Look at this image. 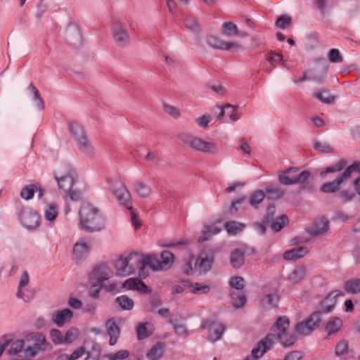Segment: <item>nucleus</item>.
Returning a JSON list of instances; mask_svg holds the SVG:
<instances>
[{
    "instance_id": "nucleus-1",
    "label": "nucleus",
    "mask_w": 360,
    "mask_h": 360,
    "mask_svg": "<svg viewBox=\"0 0 360 360\" xmlns=\"http://www.w3.org/2000/svg\"><path fill=\"white\" fill-rule=\"evenodd\" d=\"M107 183L110 191L119 203L130 210L131 224L135 229H139L141 224L137 214L133 210L131 194L124 184L118 178L108 179Z\"/></svg>"
},
{
    "instance_id": "nucleus-2",
    "label": "nucleus",
    "mask_w": 360,
    "mask_h": 360,
    "mask_svg": "<svg viewBox=\"0 0 360 360\" xmlns=\"http://www.w3.org/2000/svg\"><path fill=\"white\" fill-rule=\"evenodd\" d=\"M299 170V167H292L280 172L278 176V182L283 186L302 184L301 190H311L312 184L308 182L311 178V173L308 171H302L296 174Z\"/></svg>"
},
{
    "instance_id": "nucleus-3",
    "label": "nucleus",
    "mask_w": 360,
    "mask_h": 360,
    "mask_svg": "<svg viewBox=\"0 0 360 360\" xmlns=\"http://www.w3.org/2000/svg\"><path fill=\"white\" fill-rule=\"evenodd\" d=\"M112 271L105 264L96 266L91 272V280L94 278L98 281L97 284L91 283V297H98L101 288H103L108 292L115 290V283H103L112 276Z\"/></svg>"
},
{
    "instance_id": "nucleus-4",
    "label": "nucleus",
    "mask_w": 360,
    "mask_h": 360,
    "mask_svg": "<svg viewBox=\"0 0 360 360\" xmlns=\"http://www.w3.org/2000/svg\"><path fill=\"white\" fill-rule=\"evenodd\" d=\"M179 138L184 145L194 150L211 154H216L219 151L217 143L214 142L207 141L201 138L187 134H181L179 135Z\"/></svg>"
},
{
    "instance_id": "nucleus-5",
    "label": "nucleus",
    "mask_w": 360,
    "mask_h": 360,
    "mask_svg": "<svg viewBox=\"0 0 360 360\" xmlns=\"http://www.w3.org/2000/svg\"><path fill=\"white\" fill-rule=\"evenodd\" d=\"M360 174V162H354L347 167L345 171L333 181L327 182L320 187V191L324 193H335L340 188V185L350 178L352 173Z\"/></svg>"
},
{
    "instance_id": "nucleus-6",
    "label": "nucleus",
    "mask_w": 360,
    "mask_h": 360,
    "mask_svg": "<svg viewBox=\"0 0 360 360\" xmlns=\"http://www.w3.org/2000/svg\"><path fill=\"white\" fill-rule=\"evenodd\" d=\"M321 321L320 312L315 311L305 320L296 324L295 332L300 335H308L319 327Z\"/></svg>"
},
{
    "instance_id": "nucleus-7",
    "label": "nucleus",
    "mask_w": 360,
    "mask_h": 360,
    "mask_svg": "<svg viewBox=\"0 0 360 360\" xmlns=\"http://www.w3.org/2000/svg\"><path fill=\"white\" fill-rule=\"evenodd\" d=\"M201 328L207 330L208 340L214 342L221 339L222 335L226 330V326L222 323L206 319L202 321Z\"/></svg>"
},
{
    "instance_id": "nucleus-8",
    "label": "nucleus",
    "mask_w": 360,
    "mask_h": 360,
    "mask_svg": "<svg viewBox=\"0 0 360 360\" xmlns=\"http://www.w3.org/2000/svg\"><path fill=\"white\" fill-rule=\"evenodd\" d=\"M274 343V335L269 333L262 338L255 347L250 356H246L245 360H258L263 355L271 349Z\"/></svg>"
},
{
    "instance_id": "nucleus-9",
    "label": "nucleus",
    "mask_w": 360,
    "mask_h": 360,
    "mask_svg": "<svg viewBox=\"0 0 360 360\" xmlns=\"http://www.w3.org/2000/svg\"><path fill=\"white\" fill-rule=\"evenodd\" d=\"M111 32L113 39L119 46H125L129 44V36L122 23L114 20L111 25Z\"/></svg>"
},
{
    "instance_id": "nucleus-10",
    "label": "nucleus",
    "mask_w": 360,
    "mask_h": 360,
    "mask_svg": "<svg viewBox=\"0 0 360 360\" xmlns=\"http://www.w3.org/2000/svg\"><path fill=\"white\" fill-rule=\"evenodd\" d=\"M344 295V292L338 290L330 292L325 299L320 302L319 309L316 311L320 312L321 317L323 314L331 312L336 304L337 297L343 296Z\"/></svg>"
},
{
    "instance_id": "nucleus-11",
    "label": "nucleus",
    "mask_w": 360,
    "mask_h": 360,
    "mask_svg": "<svg viewBox=\"0 0 360 360\" xmlns=\"http://www.w3.org/2000/svg\"><path fill=\"white\" fill-rule=\"evenodd\" d=\"M70 128L79 150L83 153H89V141L84 127L78 123H74L70 125Z\"/></svg>"
},
{
    "instance_id": "nucleus-12",
    "label": "nucleus",
    "mask_w": 360,
    "mask_h": 360,
    "mask_svg": "<svg viewBox=\"0 0 360 360\" xmlns=\"http://www.w3.org/2000/svg\"><path fill=\"white\" fill-rule=\"evenodd\" d=\"M30 337L34 342V347H27L25 350L26 354L34 356L37 353V350L45 351L51 347L44 334L41 333H33L30 334Z\"/></svg>"
},
{
    "instance_id": "nucleus-13",
    "label": "nucleus",
    "mask_w": 360,
    "mask_h": 360,
    "mask_svg": "<svg viewBox=\"0 0 360 360\" xmlns=\"http://www.w3.org/2000/svg\"><path fill=\"white\" fill-rule=\"evenodd\" d=\"M20 221L27 229H34L39 224V214L30 208H23L20 212Z\"/></svg>"
},
{
    "instance_id": "nucleus-14",
    "label": "nucleus",
    "mask_w": 360,
    "mask_h": 360,
    "mask_svg": "<svg viewBox=\"0 0 360 360\" xmlns=\"http://www.w3.org/2000/svg\"><path fill=\"white\" fill-rule=\"evenodd\" d=\"M134 255H136V254L131 253L127 256H121L115 262V267L118 276L124 277L133 274L134 269L129 263Z\"/></svg>"
},
{
    "instance_id": "nucleus-15",
    "label": "nucleus",
    "mask_w": 360,
    "mask_h": 360,
    "mask_svg": "<svg viewBox=\"0 0 360 360\" xmlns=\"http://www.w3.org/2000/svg\"><path fill=\"white\" fill-rule=\"evenodd\" d=\"M207 41L210 46L215 49L229 51L232 49L236 50L241 49V46L235 42L225 41L216 36H208Z\"/></svg>"
},
{
    "instance_id": "nucleus-16",
    "label": "nucleus",
    "mask_w": 360,
    "mask_h": 360,
    "mask_svg": "<svg viewBox=\"0 0 360 360\" xmlns=\"http://www.w3.org/2000/svg\"><path fill=\"white\" fill-rule=\"evenodd\" d=\"M89 245L88 242L84 239H79L73 248V259L77 263L84 260L89 254Z\"/></svg>"
},
{
    "instance_id": "nucleus-17",
    "label": "nucleus",
    "mask_w": 360,
    "mask_h": 360,
    "mask_svg": "<svg viewBox=\"0 0 360 360\" xmlns=\"http://www.w3.org/2000/svg\"><path fill=\"white\" fill-rule=\"evenodd\" d=\"M106 225V217L96 207H91V232L100 231Z\"/></svg>"
},
{
    "instance_id": "nucleus-18",
    "label": "nucleus",
    "mask_w": 360,
    "mask_h": 360,
    "mask_svg": "<svg viewBox=\"0 0 360 360\" xmlns=\"http://www.w3.org/2000/svg\"><path fill=\"white\" fill-rule=\"evenodd\" d=\"M214 262V255L213 252L206 255L205 257H199L195 262L200 274H206L212 267Z\"/></svg>"
},
{
    "instance_id": "nucleus-19",
    "label": "nucleus",
    "mask_w": 360,
    "mask_h": 360,
    "mask_svg": "<svg viewBox=\"0 0 360 360\" xmlns=\"http://www.w3.org/2000/svg\"><path fill=\"white\" fill-rule=\"evenodd\" d=\"M73 316L72 311L69 309H64L60 311H56L53 315L51 320L56 325L59 327L63 326L65 323L69 322Z\"/></svg>"
},
{
    "instance_id": "nucleus-20",
    "label": "nucleus",
    "mask_w": 360,
    "mask_h": 360,
    "mask_svg": "<svg viewBox=\"0 0 360 360\" xmlns=\"http://www.w3.org/2000/svg\"><path fill=\"white\" fill-rule=\"evenodd\" d=\"M290 321L289 319L286 316L279 317L274 325L272 327V330L276 331L275 328L278 331L276 335H274V338H281L286 335L287 329L289 328Z\"/></svg>"
},
{
    "instance_id": "nucleus-21",
    "label": "nucleus",
    "mask_w": 360,
    "mask_h": 360,
    "mask_svg": "<svg viewBox=\"0 0 360 360\" xmlns=\"http://www.w3.org/2000/svg\"><path fill=\"white\" fill-rule=\"evenodd\" d=\"M79 222L78 224L79 229L81 230H89L90 229V206L89 203L83 204L80 208L79 212Z\"/></svg>"
},
{
    "instance_id": "nucleus-22",
    "label": "nucleus",
    "mask_w": 360,
    "mask_h": 360,
    "mask_svg": "<svg viewBox=\"0 0 360 360\" xmlns=\"http://www.w3.org/2000/svg\"><path fill=\"white\" fill-rule=\"evenodd\" d=\"M140 263L141 264V269H142L146 266H150V269L155 271L163 269L160 260L155 255L143 256V259L140 261Z\"/></svg>"
},
{
    "instance_id": "nucleus-23",
    "label": "nucleus",
    "mask_w": 360,
    "mask_h": 360,
    "mask_svg": "<svg viewBox=\"0 0 360 360\" xmlns=\"http://www.w3.org/2000/svg\"><path fill=\"white\" fill-rule=\"evenodd\" d=\"M328 229V221L325 218L317 219L309 229L311 236H319L325 233Z\"/></svg>"
},
{
    "instance_id": "nucleus-24",
    "label": "nucleus",
    "mask_w": 360,
    "mask_h": 360,
    "mask_svg": "<svg viewBox=\"0 0 360 360\" xmlns=\"http://www.w3.org/2000/svg\"><path fill=\"white\" fill-rule=\"evenodd\" d=\"M107 333L110 336L109 344L112 346L117 343L120 336V329L112 320H108L106 323Z\"/></svg>"
},
{
    "instance_id": "nucleus-25",
    "label": "nucleus",
    "mask_w": 360,
    "mask_h": 360,
    "mask_svg": "<svg viewBox=\"0 0 360 360\" xmlns=\"http://www.w3.org/2000/svg\"><path fill=\"white\" fill-rule=\"evenodd\" d=\"M182 283L188 286L189 290L193 293L207 294L210 291V287L203 283H191L188 280H184Z\"/></svg>"
},
{
    "instance_id": "nucleus-26",
    "label": "nucleus",
    "mask_w": 360,
    "mask_h": 360,
    "mask_svg": "<svg viewBox=\"0 0 360 360\" xmlns=\"http://www.w3.org/2000/svg\"><path fill=\"white\" fill-rule=\"evenodd\" d=\"M54 177L58 182L59 188L62 190L65 194H68V192L70 191L74 184L73 177L69 174L60 177L55 174Z\"/></svg>"
},
{
    "instance_id": "nucleus-27",
    "label": "nucleus",
    "mask_w": 360,
    "mask_h": 360,
    "mask_svg": "<svg viewBox=\"0 0 360 360\" xmlns=\"http://www.w3.org/2000/svg\"><path fill=\"white\" fill-rule=\"evenodd\" d=\"M307 253V250L304 247L294 248L285 251L283 257L285 260H296L303 257Z\"/></svg>"
},
{
    "instance_id": "nucleus-28",
    "label": "nucleus",
    "mask_w": 360,
    "mask_h": 360,
    "mask_svg": "<svg viewBox=\"0 0 360 360\" xmlns=\"http://www.w3.org/2000/svg\"><path fill=\"white\" fill-rule=\"evenodd\" d=\"M164 353L165 344L159 342L151 347L146 356L149 360H159L162 357Z\"/></svg>"
},
{
    "instance_id": "nucleus-29",
    "label": "nucleus",
    "mask_w": 360,
    "mask_h": 360,
    "mask_svg": "<svg viewBox=\"0 0 360 360\" xmlns=\"http://www.w3.org/2000/svg\"><path fill=\"white\" fill-rule=\"evenodd\" d=\"M265 191L267 194L268 198L274 200L280 199L284 195V191L283 189L271 183L266 184L265 186Z\"/></svg>"
},
{
    "instance_id": "nucleus-30",
    "label": "nucleus",
    "mask_w": 360,
    "mask_h": 360,
    "mask_svg": "<svg viewBox=\"0 0 360 360\" xmlns=\"http://www.w3.org/2000/svg\"><path fill=\"white\" fill-rule=\"evenodd\" d=\"M244 253L238 248L234 249L231 253L230 263L233 268L240 269L245 262Z\"/></svg>"
},
{
    "instance_id": "nucleus-31",
    "label": "nucleus",
    "mask_w": 360,
    "mask_h": 360,
    "mask_svg": "<svg viewBox=\"0 0 360 360\" xmlns=\"http://www.w3.org/2000/svg\"><path fill=\"white\" fill-rule=\"evenodd\" d=\"M347 165V161L342 159L337 162L335 165L328 167L321 170L319 173L321 177H325L328 174L336 173L344 169Z\"/></svg>"
},
{
    "instance_id": "nucleus-32",
    "label": "nucleus",
    "mask_w": 360,
    "mask_h": 360,
    "mask_svg": "<svg viewBox=\"0 0 360 360\" xmlns=\"http://www.w3.org/2000/svg\"><path fill=\"white\" fill-rule=\"evenodd\" d=\"M347 165V161L342 159L337 162L335 165L328 167L321 170L319 173L321 177H325L328 174L336 173L344 169Z\"/></svg>"
},
{
    "instance_id": "nucleus-33",
    "label": "nucleus",
    "mask_w": 360,
    "mask_h": 360,
    "mask_svg": "<svg viewBox=\"0 0 360 360\" xmlns=\"http://www.w3.org/2000/svg\"><path fill=\"white\" fill-rule=\"evenodd\" d=\"M342 326V320L338 317H333L326 325L328 335L338 333Z\"/></svg>"
},
{
    "instance_id": "nucleus-34",
    "label": "nucleus",
    "mask_w": 360,
    "mask_h": 360,
    "mask_svg": "<svg viewBox=\"0 0 360 360\" xmlns=\"http://www.w3.org/2000/svg\"><path fill=\"white\" fill-rule=\"evenodd\" d=\"M67 40L74 46H78L82 42V36L79 30L76 27H70L67 32Z\"/></svg>"
},
{
    "instance_id": "nucleus-35",
    "label": "nucleus",
    "mask_w": 360,
    "mask_h": 360,
    "mask_svg": "<svg viewBox=\"0 0 360 360\" xmlns=\"http://www.w3.org/2000/svg\"><path fill=\"white\" fill-rule=\"evenodd\" d=\"M29 275L27 271H24L20 277V281H19V286L18 290L17 292V297L18 298L22 299L25 302L30 301L31 297H26L22 290V288L29 283Z\"/></svg>"
},
{
    "instance_id": "nucleus-36",
    "label": "nucleus",
    "mask_w": 360,
    "mask_h": 360,
    "mask_svg": "<svg viewBox=\"0 0 360 360\" xmlns=\"http://www.w3.org/2000/svg\"><path fill=\"white\" fill-rule=\"evenodd\" d=\"M224 226L228 233L231 235H236L241 231L245 225L236 221H229L225 223Z\"/></svg>"
},
{
    "instance_id": "nucleus-37",
    "label": "nucleus",
    "mask_w": 360,
    "mask_h": 360,
    "mask_svg": "<svg viewBox=\"0 0 360 360\" xmlns=\"http://www.w3.org/2000/svg\"><path fill=\"white\" fill-rule=\"evenodd\" d=\"M279 297L276 292L266 294L261 300L262 304L264 307H274L277 305Z\"/></svg>"
},
{
    "instance_id": "nucleus-38",
    "label": "nucleus",
    "mask_w": 360,
    "mask_h": 360,
    "mask_svg": "<svg viewBox=\"0 0 360 360\" xmlns=\"http://www.w3.org/2000/svg\"><path fill=\"white\" fill-rule=\"evenodd\" d=\"M344 288L348 293L356 294L360 292V279L354 278L347 281L344 284Z\"/></svg>"
},
{
    "instance_id": "nucleus-39",
    "label": "nucleus",
    "mask_w": 360,
    "mask_h": 360,
    "mask_svg": "<svg viewBox=\"0 0 360 360\" xmlns=\"http://www.w3.org/2000/svg\"><path fill=\"white\" fill-rule=\"evenodd\" d=\"M115 302L123 310H131L134 305L133 300L126 295L117 297Z\"/></svg>"
},
{
    "instance_id": "nucleus-40",
    "label": "nucleus",
    "mask_w": 360,
    "mask_h": 360,
    "mask_svg": "<svg viewBox=\"0 0 360 360\" xmlns=\"http://www.w3.org/2000/svg\"><path fill=\"white\" fill-rule=\"evenodd\" d=\"M58 214V207L55 204H49L44 209V217L47 221H53Z\"/></svg>"
},
{
    "instance_id": "nucleus-41",
    "label": "nucleus",
    "mask_w": 360,
    "mask_h": 360,
    "mask_svg": "<svg viewBox=\"0 0 360 360\" xmlns=\"http://www.w3.org/2000/svg\"><path fill=\"white\" fill-rule=\"evenodd\" d=\"M265 198V193L262 190H257L252 193L249 198V204L253 207H257Z\"/></svg>"
},
{
    "instance_id": "nucleus-42",
    "label": "nucleus",
    "mask_w": 360,
    "mask_h": 360,
    "mask_svg": "<svg viewBox=\"0 0 360 360\" xmlns=\"http://www.w3.org/2000/svg\"><path fill=\"white\" fill-rule=\"evenodd\" d=\"M288 223V217L285 214H283L270 222L271 228L275 232L280 231Z\"/></svg>"
},
{
    "instance_id": "nucleus-43",
    "label": "nucleus",
    "mask_w": 360,
    "mask_h": 360,
    "mask_svg": "<svg viewBox=\"0 0 360 360\" xmlns=\"http://www.w3.org/2000/svg\"><path fill=\"white\" fill-rule=\"evenodd\" d=\"M129 352L127 349H122L114 354L102 356L99 360H122L128 358Z\"/></svg>"
},
{
    "instance_id": "nucleus-44",
    "label": "nucleus",
    "mask_w": 360,
    "mask_h": 360,
    "mask_svg": "<svg viewBox=\"0 0 360 360\" xmlns=\"http://www.w3.org/2000/svg\"><path fill=\"white\" fill-rule=\"evenodd\" d=\"M28 89L30 91V92L33 94V100L36 102V106L37 108L40 110H44V103L41 97L39 92L38 89L35 87V86L31 83L29 86Z\"/></svg>"
},
{
    "instance_id": "nucleus-45",
    "label": "nucleus",
    "mask_w": 360,
    "mask_h": 360,
    "mask_svg": "<svg viewBox=\"0 0 360 360\" xmlns=\"http://www.w3.org/2000/svg\"><path fill=\"white\" fill-rule=\"evenodd\" d=\"M305 269L304 267L296 268L288 276V280L292 283H297L305 276Z\"/></svg>"
},
{
    "instance_id": "nucleus-46",
    "label": "nucleus",
    "mask_w": 360,
    "mask_h": 360,
    "mask_svg": "<svg viewBox=\"0 0 360 360\" xmlns=\"http://www.w3.org/2000/svg\"><path fill=\"white\" fill-rule=\"evenodd\" d=\"M223 34L228 37L239 35V32L236 24L232 22H226L222 25Z\"/></svg>"
},
{
    "instance_id": "nucleus-47",
    "label": "nucleus",
    "mask_w": 360,
    "mask_h": 360,
    "mask_svg": "<svg viewBox=\"0 0 360 360\" xmlns=\"http://www.w3.org/2000/svg\"><path fill=\"white\" fill-rule=\"evenodd\" d=\"M149 325L150 324L148 323H140L136 327L137 338L139 340H144L145 338H146L152 335L151 330H150L147 328V326H149Z\"/></svg>"
},
{
    "instance_id": "nucleus-48",
    "label": "nucleus",
    "mask_w": 360,
    "mask_h": 360,
    "mask_svg": "<svg viewBox=\"0 0 360 360\" xmlns=\"http://www.w3.org/2000/svg\"><path fill=\"white\" fill-rule=\"evenodd\" d=\"M328 94L327 91H314V93L313 94V96H314V97L317 98L319 101H320L321 102H322L325 104H328V105L333 104L335 101V97L333 96H330V95H328L327 96H326L325 94Z\"/></svg>"
},
{
    "instance_id": "nucleus-49",
    "label": "nucleus",
    "mask_w": 360,
    "mask_h": 360,
    "mask_svg": "<svg viewBox=\"0 0 360 360\" xmlns=\"http://www.w3.org/2000/svg\"><path fill=\"white\" fill-rule=\"evenodd\" d=\"M134 188L141 198H147L151 193L150 186L142 182H136L134 185Z\"/></svg>"
},
{
    "instance_id": "nucleus-50",
    "label": "nucleus",
    "mask_w": 360,
    "mask_h": 360,
    "mask_svg": "<svg viewBox=\"0 0 360 360\" xmlns=\"http://www.w3.org/2000/svg\"><path fill=\"white\" fill-rule=\"evenodd\" d=\"M36 191V185L30 184L24 186L20 192V196L22 198L29 200L32 199Z\"/></svg>"
},
{
    "instance_id": "nucleus-51",
    "label": "nucleus",
    "mask_w": 360,
    "mask_h": 360,
    "mask_svg": "<svg viewBox=\"0 0 360 360\" xmlns=\"http://www.w3.org/2000/svg\"><path fill=\"white\" fill-rule=\"evenodd\" d=\"M169 323L172 326V328L177 335L186 337L188 331L184 324H179L177 321L170 319Z\"/></svg>"
},
{
    "instance_id": "nucleus-52",
    "label": "nucleus",
    "mask_w": 360,
    "mask_h": 360,
    "mask_svg": "<svg viewBox=\"0 0 360 360\" xmlns=\"http://www.w3.org/2000/svg\"><path fill=\"white\" fill-rule=\"evenodd\" d=\"M232 297V305L236 308L239 309L243 307L247 301L246 297L243 293H240L238 295H236L233 292L231 294Z\"/></svg>"
},
{
    "instance_id": "nucleus-53",
    "label": "nucleus",
    "mask_w": 360,
    "mask_h": 360,
    "mask_svg": "<svg viewBox=\"0 0 360 360\" xmlns=\"http://www.w3.org/2000/svg\"><path fill=\"white\" fill-rule=\"evenodd\" d=\"M160 258L162 259L160 262L163 269L166 266H169L174 262V255L168 250L162 251L160 255Z\"/></svg>"
},
{
    "instance_id": "nucleus-54",
    "label": "nucleus",
    "mask_w": 360,
    "mask_h": 360,
    "mask_svg": "<svg viewBox=\"0 0 360 360\" xmlns=\"http://www.w3.org/2000/svg\"><path fill=\"white\" fill-rule=\"evenodd\" d=\"M184 23L186 27L193 31L198 32L200 30L199 25L197 21V18L192 15H188L184 19Z\"/></svg>"
},
{
    "instance_id": "nucleus-55",
    "label": "nucleus",
    "mask_w": 360,
    "mask_h": 360,
    "mask_svg": "<svg viewBox=\"0 0 360 360\" xmlns=\"http://www.w3.org/2000/svg\"><path fill=\"white\" fill-rule=\"evenodd\" d=\"M266 59L273 65V68L276 66V63L285 65V60L283 59L282 55L274 51H271L269 56H266Z\"/></svg>"
},
{
    "instance_id": "nucleus-56",
    "label": "nucleus",
    "mask_w": 360,
    "mask_h": 360,
    "mask_svg": "<svg viewBox=\"0 0 360 360\" xmlns=\"http://www.w3.org/2000/svg\"><path fill=\"white\" fill-rule=\"evenodd\" d=\"M79 330L75 328H71L63 335L64 343H71L78 338Z\"/></svg>"
},
{
    "instance_id": "nucleus-57",
    "label": "nucleus",
    "mask_w": 360,
    "mask_h": 360,
    "mask_svg": "<svg viewBox=\"0 0 360 360\" xmlns=\"http://www.w3.org/2000/svg\"><path fill=\"white\" fill-rule=\"evenodd\" d=\"M315 150L323 153H330L333 152L330 146L327 142L316 141L314 144Z\"/></svg>"
},
{
    "instance_id": "nucleus-58",
    "label": "nucleus",
    "mask_w": 360,
    "mask_h": 360,
    "mask_svg": "<svg viewBox=\"0 0 360 360\" xmlns=\"http://www.w3.org/2000/svg\"><path fill=\"white\" fill-rule=\"evenodd\" d=\"M226 115L230 117V120L236 122L240 118V115L237 112V106L231 104H226Z\"/></svg>"
},
{
    "instance_id": "nucleus-59",
    "label": "nucleus",
    "mask_w": 360,
    "mask_h": 360,
    "mask_svg": "<svg viewBox=\"0 0 360 360\" xmlns=\"http://www.w3.org/2000/svg\"><path fill=\"white\" fill-rule=\"evenodd\" d=\"M229 283L231 288L236 290H242L245 287L244 278L238 276L231 277Z\"/></svg>"
},
{
    "instance_id": "nucleus-60",
    "label": "nucleus",
    "mask_w": 360,
    "mask_h": 360,
    "mask_svg": "<svg viewBox=\"0 0 360 360\" xmlns=\"http://www.w3.org/2000/svg\"><path fill=\"white\" fill-rule=\"evenodd\" d=\"M24 340H17L13 341L8 349V352L10 354H17L20 352H21L24 347Z\"/></svg>"
},
{
    "instance_id": "nucleus-61",
    "label": "nucleus",
    "mask_w": 360,
    "mask_h": 360,
    "mask_svg": "<svg viewBox=\"0 0 360 360\" xmlns=\"http://www.w3.org/2000/svg\"><path fill=\"white\" fill-rule=\"evenodd\" d=\"M50 338L55 344L60 345L64 343L63 335L58 329H52L50 330Z\"/></svg>"
},
{
    "instance_id": "nucleus-62",
    "label": "nucleus",
    "mask_w": 360,
    "mask_h": 360,
    "mask_svg": "<svg viewBox=\"0 0 360 360\" xmlns=\"http://www.w3.org/2000/svg\"><path fill=\"white\" fill-rule=\"evenodd\" d=\"M278 339L280 340L281 345H283L284 347H290L295 343L296 340V336L292 333L290 335L286 333L285 336Z\"/></svg>"
},
{
    "instance_id": "nucleus-63",
    "label": "nucleus",
    "mask_w": 360,
    "mask_h": 360,
    "mask_svg": "<svg viewBox=\"0 0 360 360\" xmlns=\"http://www.w3.org/2000/svg\"><path fill=\"white\" fill-rule=\"evenodd\" d=\"M275 212H276V207L274 205H271L268 206L267 209H266V212L265 215L264 216V218L262 220H264V221L265 223L270 224V222H271L274 219V216L275 214Z\"/></svg>"
},
{
    "instance_id": "nucleus-64",
    "label": "nucleus",
    "mask_w": 360,
    "mask_h": 360,
    "mask_svg": "<svg viewBox=\"0 0 360 360\" xmlns=\"http://www.w3.org/2000/svg\"><path fill=\"white\" fill-rule=\"evenodd\" d=\"M326 72L322 70L320 72H315L309 77V81H314L318 83H322L325 81Z\"/></svg>"
}]
</instances>
